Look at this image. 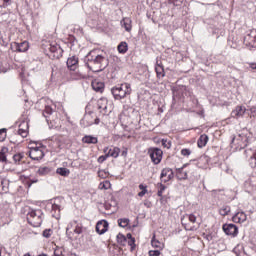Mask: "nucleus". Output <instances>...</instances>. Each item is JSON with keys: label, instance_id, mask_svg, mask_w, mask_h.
I'll use <instances>...</instances> for the list:
<instances>
[{"label": "nucleus", "instance_id": "1", "mask_svg": "<svg viewBox=\"0 0 256 256\" xmlns=\"http://www.w3.org/2000/svg\"><path fill=\"white\" fill-rule=\"evenodd\" d=\"M84 63L93 73H101L104 69H107L109 60L101 54H95V51H91L85 58Z\"/></svg>", "mask_w": 256, "mask_h": 256}, {"label": "nucleus", "instance_id": "2", "mask_svg": "<svg viewBox=\"0 0 256 256\" xmlns=\"http://www.w3.org/2000/svg\"><path fill=\"white\" fill-rule=\"evenodd\" d=\"M24 213H26L27 221L32 227H41L43 223V211H41V209H32L26 206Z\"/></svg>", "mask_w": 256, "mask_h": 256}, {"label": "nucleus", "instance_id": "3", "mask_svg": "<svg viewBox=\"0 0 256 256\" xmlns=\"http://www.w3.org/2000/svg\"><path fill=\"white\" fill-rule=\"evenodd\" d=\"M132 91L131 84L129 83L120 84L111 89V93L116 101L125 99L128 95H131Z\"/></svg>", "mask_w": 256, "mask_h": 256}, {"label": "nucleus", "instance_id": "4", "mask_svg": "<svg viewBox=\"0 0 256 256\" xmlns=\"http://www.w3.org/2000/svg\"><path fill=\"white\" fill-rule=\"evenodd\" d=\"M244 45L250 51L256 49V29L249 30L244 36Z\"/></svg>", "mask_w": 256, "mask_h": 256}, {"label": "nucleus", "instance_id": "5", "mask_svg": "<svg viewBox=\"0 0 256 256\" xmlns=\"http://www.w3.org/2000/svg\"><path fill=\"white\" fill-rule=\"evenodd\" d=\"M148 155H150L151 161L154 165H159L163 159V150L159 148H150L148 150Z\"/></svg>", "mask_w": 256, "mask_h": 256}, {"label": "nucleus", "instance_id": "6", "mask_svg": "<svg viewBox=\"0 0 256 256\" xmlns=\"http://www.w3.org/2000/svg\"><path fill=\"white\" fill-rule=\"evenodd\" d=\"M174 177L175 174L171 168H163L160 174V181L162 183H169Z\"/></svg>", "mask_w": 256, "mask_h": 256}, {"label": "nucleus", "instance_id": "7", "mask_svg": "<svg viewBox=\"0 0 256 256\" xmlns=\"http://www.w3.org/2000/svg\"><path fill=\"white\" fill-rule=\"evenodd\" d=\"M29 157L33 161H41V159L45 157V153L39 147H34L30 149Z\"/></svg>", "mask_w": 256, "mask_h": 256}, {"label": "nucleus", "instance_id": "8", "mask_svg": "<svg viewBox=\"0 0 256 256\" xmlns=\"http://www.w3.org/2000/svg\"><path fill=\"white\" fill-rule=\"evenodd\" d=\"M222 229L226 235L231 237H237L239 235V228L235 224H224Z\"/></svg>", "mask_w": 256, "mask_h": 256}, {"label": "nucleus", "instance_id": "9", "mask_svg": "<svg viewBox=\"0 0 256 256\" xmlns=\"http://www.w3.org/2000/svg\"><path fill=\"white\" fill-rule=\"evenodd\" d=\"M81 123L84 125V127H91V125H99L100 120L99 118H95L93 120V115L89 113L84 116V118L81 120Z\"/></svg>", "mask_w": 256, "mask_h": 256}, {"label": "nucleus", "instance_id": "10", "mask_svg": "<svg viewBox=\"0 0 256 256\" xmlns=\"http://www.w3.org/2000/svg\"><path fill=\"white\" fill-rule=\"evenodd\" d=\"M48 49L50 53L53 54L54 59H61V57H63V50L61 49V46L59 44H50Z\"/></svg>", "mask_w": 256, "mask_h": 256}, {"label": "nucleus", "instance_id": "11", "mask_svg": "<svg viewBox=\"0 0 256 256\" xmlns=\"http://www.w3.org/2000/svg\"><path fill=\"white\" fill-rule=\"evenodd\" d=\"M66 65L69 71H77V68L79 67V57L70 56L67 59Z\"/></svg>", "mask_w": 256, "mask_h": 256}, {"label": "nucleus", "instance_id": "12", "mask_svg": "<svg viewBox=\"0 0 256 256\" xmlns=\"http://www.w3.org/2000/svg\"><path fill=\"white\" fill-rule=\"evenodd\" d=\"M109 229V222L107 220H100L96 224V232L98 235H104Z\"/></svg>", "mask_w": 256, "mask_h": 256}, {"label": "nucleus", "instance_id": "13", "mask_svg": "<svg viewBox=\"0 0 256 256\" xmlns=\"http://www.w3.org/2000/svg\"><path fill=\"white\" fill-rule=\"evenodd\" d=\"M108 103L109 101L107 100V98H100L97 101V107L100 114L107 115V113H109V111L107 110Z\"/></svg>", "mask_w": 256, "mask_h": 256}, {"label": "nucleus", "instance_id": "14", "mask_svg": "<svg viewBox=\"0 0 256 256\" xmlns=\"http://www.w3.org/2000/svg\"><path fill=\"white\" fill-rule=\"evenodd\" d=\"M121 27L125 29L127 33H131L133 29V20L130 17H125L120 21Z\"/></svg>", "mask_w": 256, "mask_h": 256}, {"label": "nucleus", "instance_id": "15", "mask_svg": "<svg viewBox=\"0 0 256 256\" xmlns=\"http://www.w3.org/2000/svg\"><path fill=\"white\" fill-rule=\"evenodd\" d=\"M246 111L247 108H245V106H236V108L231 112V117L234 119H239L245 115Z\"/></svg>", "mask_w": 256, "mask_h": 256}, {"label": "nucleus", "instance_id": "16", "mask_svg": "<svg viewBox=\"0 0 256 256\" xmlns=\"http://www.w3.org/2000/svg\"><path fill=\"white\" fill-rule=\"evenodd\" d=\"M14 49L18 51V53H25V51L29 50V42L23 41L21 43L15 42L14 43Z\"/></svg>", "mask_w": 256, "mask_h": 256}, {"label": "nucleus", "instance_id": "17", "mask_svg": "<svg viewBox=\"0 0 256 256\" xmlns=\"http://www.w3.org/2000/svg\"><path fill=\"white\" fill-rule=\"evenodd\" d=\"M92 89L96 91V93H103L105 91V83L99 80H93Z\"/></svg>", "mask_w": 256, "mask_h": 256}, {"label": "nucleus", "instance_id": "18", "mask_svg": "<svg viewBox=\"0 0 256 256\" xmlns=\"http://www.w3.org/2000/svg\"><path fill=\"white\" fill-rule=\"evenodd\" d=\"M233 223H245L247 221V214L245 212H237L233 217H232Z\"/></svg>", "mask_w": 256, "mask_h": 256}, {"label": "nucleus", "instance_id": "19", "mask_svg": "<svg viewBox=\"0 0 256 256\" xmlns=\"http://www.w3.org/2000/svg\"><path fill=\"white\" fill-rule=\"evenodd\" d=\"M51 214L54 219H59V217H61V206L57 203H53Z\"/></svg>", "mask_w": 256, "mask_h": 256}, {"label": "nucleus", "instance_id": "20", "mask_svg": "<svg viewBox=\"0 0 256 256\" xmlns=\"http://www.w3.org/2000/svg\"><path fill=\"white\" fill-rule=\"evenodd\" d=\"M70 227H74V233H76L77 235H81V233H83V224H81L77 220H73L70 223Z\"/></svg>", "mask_w": 256, "mask_h": 256}, {"label": "nucleus", "instance_id": "21", "mask_svg": "<svg viewBox=\"0 0 256 256\" xmlns=\"http://www.w3.org/2000/svg\"><path fill=\"white\" fill-rule=\"evenodd\" d=\"M238 140L242 142V144H240V149H245V147L249 145V136H247L245 133L239 134Z\"/></svg>", "mask_w": 256, "mask_h": 256}, {"label": "nucleus", "instance_id": "22", "mask_svg": "<svg viewBox=\"0 0 256 256\" xmlns=\"http://www.w3.org/2000/svg\"><path fill=\"white\" fill-rule=\"evenodd\" d=\"M83 143H87L88 145H97L99 143V140L95 136L86 135L82 138Z\"/></svg>", "mask_w": 256, "mask_h": 256}, {"label": "nucleus", "instance_id": "23", "mask_svg": "<svg viewBox=\"0 0 256 256\" xmlns=\"http://www.w3.org/2000/svg\"><path fill=\"white\" fill-rule=\"evenodd\" d=\"M208 142L209 136H207V134H202L197 141V146L199 147V149H203V147H205Z\"/></svg>", "mask_w": 256, "mask_h": 256}, {"label": "nucleus", "instance_id": "24", "mask_svg": "<svg viewBox=\"0 0 256 256\" xmlns=\"http://www.w3.org/2000/svg\"><path fill=\"white\" fill-rule=\"evenodd\" d=\"M151 245L154 247V249H159L160 251H163L165 249V244L155 238V236L151 239Z\"/></svg>", "mask_w": 256, "mask_h": 256}, {"label": "nucleus", "instance_id": "25", "mask_svg": "<svg viewBox=\"0 0 256 256\" xmlns=\"http://www.w3.org/2000/svg\"><path fill=\"white\" fill-rule=\"evenodd\" d=\"M155 71L159 79L165 77V68L163 67L162 64H159V62L156 63Z\"/></svg>", "mask_w": 256, "mask_h": 256}, {"label": "nucleus", "instance_id": "26", "mask_svg": "<svg viewBox=\"0 0 256 256\" xmlns=\"http://www.w3.org/2000/svg\"><path fill=\"white\" fill-rule=\"evenodd\" d=\"M70 79L73 81H79L80 79H85V75L79 71L70 70Z\"/></svg>", "mask_w": 256, "mask_h": 256}, {"label": "nucleus", "instance_id": "27", "mask_svg": "<svg viewBox=\"0 0 256 256\" xmlns=\"http://www.w3.org/2000/svg\"><path fill=\"white\" fill-rule=\"evenodd\" d=\"M119 153H121V148L119 147H112L108 150V157H113L114 159H117L119 157Z\"/></svg>", "mask_w": 256, "mask_h": 256}, {"label": "nucleus", "instance_id": "28", "mask_svg": "<svg viewBox=\"0 0 256 256\" xmlns=\"http://www.w3.org/2000/svg\"><path fill=\"white\" fill-rule=\"evenodd\" d=\"M176 177L179 181L187 179V172L183 171V167L176 169Z\"/></svg>", "mask_w": 256, "mask_h": 256}, {"label": "nucleus", "instance_id": "29", "mask_svg": "<svg viewBox=\"0 0 256 256\" xmlns=\"http://www.w3.org/2000/svg\"><path fill=\"white\" fill-rule=\"evenodd\" d=\"M229 213H231V206L229 205H223L220 209H219V214L222 217H227V215H229Z\"/></svg>", "mask_w": 256, "mask_h": 256}, {"label": "nucleus", "instance_id": "30", "mask_svg": "<svg viewBox=\"0 0 256 256\" xmlns=\"http://www.w3.org/2000/svg\"><path fill=\"white\" fill-rule=\"evenodd\" d=\"M56 173L58 175H61V177H69V175L71 174V171L68 168H57Z\"/></svg>", "mask_w": 256, "mask_h": 256}, {"label": "nucleus", "instance_id": "31", "mask_svg": "<svg viewBox=\"0 0 256 256\" xmlns=\"http://www.w3.org/2000/svg\"><path fill=\"white\" fill-rule=\"evenodd\" d=\"M129 51V46L127 45V42H121L118 45V52L121 53L122 55H125Z\"/></svg>", "mask_w": 256, "mask_h": 256}, {"label": "nucleus", "instance_id": "32", "mask_svg": "<svg viewBox=\"0 0 256 256\" xmlns=\"http://www.w3.org/2000/svg\"><path fill=\"white\" fill-rule=\"evenodd\" d=\"M158 192L157 195L158 197H163V193L165 192V189H167V186H165V184H163V182H159L156 185Z\"/></svg>", "mask_w": 256, "mask_h": 256}, {"label": "nucleus", "instance_id": "33", "mask_svg": "<svg viewBox=\"0 0 256 256\" xmlns=\"http://www.w3.org/2000/svg\"><path fill=\"white\" fill-rule=\"evenodd\" d=\"M38 175H49V173H51V168L44 166V167H40L37 171Z\"/></svg>", "mask_w": 256, "mask_h": 256}, {"label": "nucleus", "instance_id": "34", "mask_svg": "<svg viewBox=\"0 0 256 256\" xmlns=\"http://www.w3.org/2000/svg\"><path fill=\"white\" fill-rule=\"evenodd\" d=\"M0 188H1L2 191L7 193L9 191V180L2 179L1 184H0Z\"/></svg>", "mask_w": 256, "mask_h": 256}, {"label": "nucleus", "instance_id": "35", "mask_svg": "<svg viewBox=\"0 0 256 256\" xmlns=\"http://www.w3.org/2000/svg\"><path fill=\"white\" fill-rule=\"evenodd\" d=\"M98 187L101 190L107 191V189H111V182L109 180H106L104 182H101Z\"/></svg>", "mask_w": 256, "mask_h": 256}, {"label": "nucleus", "instance_id": "36", "mask_svg": "<svg viewBox=\"0 0 256 256\" xmlns=\"http://www.w3.org/2000/svg\"><path fill=\"white\" fill-rule=\"evenodd\" d=\"M23 157H25V154L18 153L13 156V161L16 165H19L21 161L23 160Z\"/></svg>", "mask_w": 256, "mask_h": 256}, {"label": "nucleus", "instance_id": "37", "mask_svg": "<svg viewBox=\"0 0 256 256\" xmlns=\"http://www.w3.org/2000/svg\"><path fill=\"white\" fill-rule=\"evenodd\" d=\"M5 151H7V147H2L0 151V162L7 163V155H5Z\"/></svg>", "mask_w": 256, "mask_h": 256}, {"label": "nucleus", "instance_id": "38", "mask_svg": "<svg viewBox=\"0 0 256 256\" xmlns=\"http://www.w3.org/2000/svg\"><path fill=\"white\" fill-rule=\"evenodd\" d=\"M129 218H120L118 219V225L119 227H122L123 229H125V227H127V225H129Z\"/></svg>", "mask_w": 256, "mask_h": 256}, {"label": "nucleus", "instance_id": "39", "mask_svg": "<svg viewBox=\"0 0 256 256\" xmlns=\"http://www.w3.org/2000/svg\"><path fill=\"white\" fill-rule=\"evenodd\" d=\"M49 115H53V107L51 106H46L43 112V116L45 117V119H47V117H49Z\"/></svg>", "mask_w": 256, "mask_h": 256}, {"label": "nucleus", "instance_id": "40", "mask_svg": "<svg viewBox=\"0 0 256 256\" xmlns=\"http://www.w3.org/2000/svg\"><path fill=\"white\" fill-rule=\"evenodd\" d=\"M249 165L252 169H255L256 167V152L252 154V156L249 159Z\"/></svg>", "mask_w": 256, "mask_h": 256}, {"label": "nucleus", "instance_id": "41", "mask_svg": "<svg viewBox=\"0 0 256 256\" xmlns=\"http://www.w3.org/2000/svg\"><path fill=\"white\" fill-rule=\"evenodd\" d=\"M7 139V128L0 129V142L5 141Z\"/></svg>", "mask_w": 256, "mask_h": 256}, {"label": "nucleus", "instance_id": "42", "mask_svg": "<svg viewBox=\"0 0 256 256\" xmlns=\"http://www.w3.org/2000/svg\"><path fill=\"white\" fill-rule=\"evenodd\" d=\"M98 177H100V179H107V177H109V171L99 170L98 171Z\"/></svg>", "mask_w": 256, "mask_h": 256}, {"label": "nucleus", "instance_id": "43", "mask_svg": "<svg viewBox=\"0 0 256 256\" xmlns=\"http://www.w3.org/2000/svg\"><path fill=\"white\" fill-rule=\"evenodd\" d=\"M42 235L45 237V239H49L51 235H53V231L51 229H45Z\"/></svg>", "mask_w": 256, "mask_h": 256}, {"label": "nucleus", "instance_id": "44", "mask_svg": "<svg viewBox=\"0 0 256 256\" xmlns=\"http://www.w3.org/2000/svg\"><path fill=\"white\" fill-rule=\"evenodd\" d=\"M11 5V0H0V7L3 9L9 7Z\"/></svg>", "mask_w": 256, "mask_h": 256}, {"label": "nucleus", "instance_id": "45", "mask_svg": "<svg viewBox=\"0 0 256 256\" xmlns=\"http://www.w3.org/2000/svg\"><path fill=\"white\" fill-rule=\"evenodd\" d=\"M183 1L185 0H169V3H171L175 7H181V5H183Z\"/></svg>", "mask_w": 256, "mask_h": 256}, {"label": "nucleus", "instance_id": "46", "mask_svg": "<svg viewBox=\"0 0 256 256\" xmlns=\"http://www.w3.org/2000/svg\"><path fill=\"white\" fill-rule=\"evenodd\" d=\"M186 217L190 223H197V216L195 214H187Z\"/></svg>", "mask_w": 256, "mask_h": 256}, {"label": "nucleus", "instance_id": "47", "mask_svg": "<svg viewBox=\"0 0 256 256\" xmlns=\"http://www.w3.org/2000/svg\"><path fill=\"white\" fill-rule=\"evenodd\" d=\"M18 135H21L23 138L27 137L29 135L28 129H18Z\"/></svg>", "mask_w": 256, "mask_h": 256}, {"label": "nucleus", "instance_id": "48", "mask_svg": "<svg viewBox=\"0 0 256 256\" xmlns=\"http://www.w3.org/2000/svg\"><path fill=\"white\" fill-rule=\"evenodd\" d=\"M181 155H183V157H189V155H191V150L188 148H184L181 150Z\"/></svg>", "mask_w": 256, "mask_h": 256}, {"label": "nucleus", "instance_id": "49", "mask_svg": "<svg viewBox=\"0 0 256 256\" xmlns=\"http://www.w3.org/2000/svg\"><path fill=\"white\" fill-rule=\"evenodd\" d=\"M107 159H109L108 154L102 155V156L98 157V163H105V161H107Z\"/></svg>", "mask_w": 256, "mask_h": 256}, {"label": "nucleus", "instance_id": "50", "mask_svg": "<svg viewBox=\"0 0 256 256\" xmlns=\"http://www.w3.org/2000/svg\"><path fill=\"white\" fill-rule=\"evenodd\" d=\"M19 129H28L29 130V122L22 121L19 125Z\"/></svg>", "mask_w": 256, "mask_h": 256}, {"label": "nucleus", "instance_id": "51", "mask_svg": "<svg viewBox=\"0 0 256 256\" xmlns=\"http://www.w3.org/2000/svg\"><path fill=\"white\" fill-rule=\"evenodd\" d=\"M162 145H163L166 149H171V141H169V140L162 139Z\"/></svg>", "mask_w": 256, "mask_h": 256}, {"label": "nucleus", "instance_id": "52", "mask_svg": "<svg viewBox=\"0 0 256 256\" xmlns=\"http://www.w3.org/2000/svg\"><path fill=\"white\" fill-rule=\"evenodd\" d=\"M148 255L149 256H159V255H161V250H150L148 252Z\"/></svg>", "mask_w": 256, "mask_h": 256}, {"label": "nucleus", "instance_id": "53", "mask_svg": "<svg viewBox=\"0 0 256 256\" xmlns=\"http://www.w3.org/2000/svg\"><path fill=\"white\" fill-rule=\"evenodd\" d=\"M118 243H123V241H127V238L123 234L117 235Z\"/></svg>", "mask_w": 256, "mask_h": 256}, {"label": "nucleus", "instance_id": "54", "mask_svg": "<svg viewBox=\"0 0 256 256\" xmlns=\"http://www.w3.org/2000/svg\"><path fill=\"white\" fill-rule=\"evenodd\" d=\"M128 245H130L131 249H135V238H131V240L128 241Z\"/></svg>", "mask_w": 256, "mask_h": 256}, {"label": "nucleus", "instance_id": "55", "mask_svg": "<svg viewBox=\"0 0 256 256\" xmlns=\"http://www.w3.org/2000/svg\"><path fill=\"white\" fill-rule=\"evenodd\" d=\"M248 65H249L250 69L256 70V62H250V63H248Z\"/></svg>", "mask_w": 256, "mask_h": 256}, {"label": "nucleus", "instance_id": "56", "mask_svg": "<svg viewBox=\"0 0 256 256\" xmlns=\"http://www.w3.org/2000/svg\"><path fill=\"white\" fill-rule=\"evenodd\" d=\"M146 193H147V190H141V192L138 193V197H145Z\"/></svg>", "mask_w": 256, "mask_h": 256}, {"label": "nucleus", "instance_id": "57", "mask_svg": "<svg viewBox=\"0 0 256 256\" xmlns=\"http://www.w3.org/2000/svg\"><path fill=\"white\" fill-rule=\"evenodd\" d=\"M139 189L142 190V191H147V186H145L143 184H140Z\"/></svg>", "mask_w": 256, "mask_h": 256}, {"label": "nucleus", "instance_id": "58", "mask_svg": "<svg viewBox=\"0 0 256 256\" xmlns=\"http://www.w3.org/2000/svg\"><path fill=\"white\" fill-rule=\"evenodd\" d=\"M122 157H127V148H125L122 153H121Z\"/></svg>", "mask_w": 256, "mask_h": 256}, {"label": "nucleus", "instance_id": "59", "mask_svg": "<svg viewBox=\"0 0 256 256\" xmlns=\"http://www.w3.org/2000/svg\"><path fill=\"white\" fill-rule=\"evenodd\" d=\"M126 237H127V239H129V240L133 239V236L131 235V233H128V234L126 235Z\"/></svg>", "mask_w": 256, "mask_h": 256}, {"label": "nucleus", "instance_id": "60", "mask_svg": "<svg viewBox=\"0 0 256 256\" xmlns=\"http://www.w3.org/2000/svg\"><path fill=\"white\" fill-rule=\"evenodd\" d=\"M104 153H106V154L109 153V147L104 148Z\"/></svg>", "mask_w": 256, "mask_h": 256}, {"label": "nucleus", "instance_id": "61", "mask_svg": "<svg viewBox=\"0 0 256 256\" xmlns=\"http://www.w3.org/2000/svg\"><path fill=\"white\" fill-rule=\"evenodd\" d=\"M37 181H39V180H37V179H32V180H30L31 184L37 183Z\"/></svg>", "mask_w": 256, "mask_h": 256}, {"label": "nucleus", "instance_id": "62", "mask_svg": "<svg viewBox=\"0 0 256 256\" xmlns=\"http://www.w3.org/2000/svg\"><path fill=\"white\" fill-rule=\"evenodd\" d=\"M38 256H47V254H45V253H42V254H40V255H38Z\"/></svg>", "mask_w": 256, "mask_h": 256}, {"label": "nucleus", "instance_id": "63", "mask_svg": "<svg viewBox=\"0 0 256 256\" xmlns=\"http://www.w3.org/2000/svg\"><path fill=\"white\" fill-rule=\"evenodd\" d=\"M234 142H235V138L232 139V143H234Z\"/></svg>", "mask_w": 256, "mask_h": 256}, {"label": "nucleus", "instance_id": "64", "mask_svg": "<svg viewBox=\"0 0 256 256\" xmlns=\"http://www.w3.org/2000/svg\"><path fill=\"white\" fill-rule=\"evenodd\" d=\"M0 256H1V251H0Z\"/></svg>", "mask_w": 256, "mask_h": 256}]
</instances>
